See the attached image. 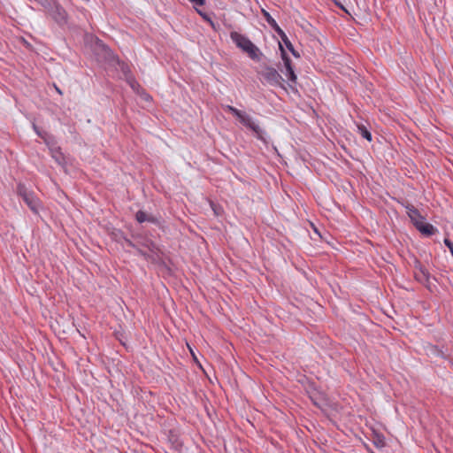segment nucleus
<instances>
[{
    "label": "nucleus",
    "instance_id": "4468645a",
    "mask_svg": "<svg viewBox=\"0 0 453 453\" xmlns=\"http://www.w3.org/2000/svg\"><path fill=\"white\" fill-rule=\"evenodd\" d=\"M282 42H284V44L286 45V47L295 55L296 56V52H295V50H294V47L291 43V42L289 41V39L288 38V36L286 35V37L282 36L281 38Z\"/></svg>",
    "mask_w": 453,
    "mask_h": 453
},
{
    "label": "nucleus",
    "instance_id": "dca6fc26",
    "mask_svg": "<svg viewBox=\"0 0 453 453\" xmlns=\"http://www.w3.org/2000/svg\"><path fill=\"white\" fill-rule=\"evenodd\" d=\"M279 35L280 38H282V36L286 37V34L284 33V31L279 27V25L277 24V27H272Z\"/></svg>",
    "mask_w": 453,
    "mask_h": 453
},
{
    "label": "nucleus",
    "instance_id": "5701e85b",
    "mask_svg": "<svg viewBox=\"0 0 453 453\" xmlns=\"http://www.w3.org/2000/svg\"><path fill=\"white\" fill-rule=\"evenodd\" d=\"M127 244L131 247H134V244L131 241H127Z\"/></svg>",
    "mask_w": 453,
    "mask_h": 453
},
{
    "label": "nucleus",
    "instance_id": "2eb2a0df",
    "mask_svg": "<svg viewBox=\"0 0 453 453\" xmlns=\"http://www.w3.org/2000/svg\"><path fill=\"white\" fill-rule=\"evenodd\" d=\"M52 156L53 157L56 159V161L60 165L63 163L64 161V156L63 154L58 151V150H56L52 153Z\"/></svg>",
    "mask_w": 453,
    "mask_h": 453
},
{
    "label": "nucleus",
    "instance_id": "9b49d317",
    "mask_svg": "<svg viewBox=\"0 0 453 453\" xmlns=\"http://www.w3.org/2000/svg\"><path fill=\"white\" fill-rule=\"evenodd\" d=\"M135 219L139 223H143V222L155 223L157 221L153 216L148 214L147 212H145L143 211H138L136 212Z\"/></svg>",
    "mask_w": 453,
    "mask_h": 453
},
{
    "label": "nucleus",
    "instance_id": "b1692460",
    "mask_svg": "<svg viewBox=\"0 0 453 453\" xmlns=\"http://www.w3.org/2000/svg\"><path fill=\"white\" fill-rule=\"evenodd\" d=\"M34 129L36 131V133H37L40 136H42V135H41V134L39 133V131L37 130V127H36L35 126H34Z\"/></svg>",
    "mask_w": 453,
    "mask_h": 453
},
{
    "label": "nucleus",
    "instance_id": "f03ea898",
    "mask_svg": "<svg viewBox=\"0 0 453 453\" xmlns=\"http://www.w3.org/2000/svg\"><path fill=\"white\" fill-rule=\"evenodd\" d=\"M226 110L228 111L229 112L233 113L234 116H236L238 118V119L240 120V122L245 126L246 127H248L249 129H250L256 135V137L259 140H262V141H265V138H264V131L262 130V128L252 119V118L250 116H249L248 114H246L245 112L231 106V105H226Z\"/></svg>",
    "mask_w": 453,
    "mask_h": 453
},
{
    "label": "nucleus",
    "instance_id": "7ed1b4c3",
    "mask_svg": "<svg viewBox=\"0 0 453 453\" xmlns=\"http://www.w3.org/2000/svg\"><path fill=\"white\" fill-rule=\"evenodd\" d=\"M17 192L19 196L22 197L23 201L30 208V210L35 213H38V210L40 208V201L32 191H29L23 184L18 185Z\"/></svg>",
    "mask_w": 453,
    "mask_h": 453
},
{
    "label": "nucleus",
    "instance_id": "f8f14e48",
    "mask_svg": "<svg viewBox=\"0 0 453 453\" xmlns=\"http://www.w3.org/2000/svg\"><path fill=\"white\" fill-rule=\"evenodd\" d=\"M357 128H358L360 134L365 139H366L369 142L372 141V134L367 130V128L365 126H363V125L357 126Z\"/></svg>",
    "mask_w": 453,
    "mask_h": 453
},
{
    "label": "nucleus",
    "instance_id": "6e6552de",
    "mask_svg": "<svg viewBox=\"0 0 453 453\" xmlns=\"http://www.w3.org/2000/svg\"><path fill=\"white\" fill-rule=\"evenodd\" d=\"M415 226L423 234L427 235V236L434 234L436 231V229L434 227L433 225H431L430 223L425 222L424 219H420L419 221H417L415 224Z\"/></svg>",
    "mask_w": 453,
    "mask_h": 453
},
{
    "label": "nucleus",
    "instance_id": "6ab92c4d",
    "mask_svg": "<svg viewBox=\"0 0 453 453\" xmlns=\"http://www.w3.org/2000/svg\"><path fill=\"white\" fill-rule=\"evenodd\" d=\"M173 443L174 444L176 449H180V448L181 447V443L179 442L177 439L173 440Z\"/></svg>",
    "mask_w": 453,
    "mask_h": 453
},
{
    "label": "nucleus",
    "instance_id": "1a4fd4ad",
    "mask_svg": "<svg viewBox=\"0 0 453 453\" xmlns=\"http://www.w3.org/2000/svg\"><path fill=\"white\" fill-rule=\"evenodd\" d=\"M406 212L413 224L415 225L417 221H419L420 219H424V218L420 215L418 209H416L412 204H407L405 206Z\"/></svg>",
    "mask_w": 453,
    "mask_h": 453
},
{
    "label": "nucleus",
    "instance_id": "cd10ccee",
    "mask_svg": "<svg viewBox=\"0 0 453 453\" xmlns=\"http://www.w3.org/2000/svg\"><path fill=\"white\" fill-rule=\"evenodd\" d=\"M213 211L215 214H218V211H216V209H213Z\"/></svg>",
    "mask_w": 453,
    "mask_h": 453
},
{
    "label": "nucleus",
    "instance_id": "aec40b11",
    "mask_svg": "<svg viewBox=\"0 0 453 453\" xmlns=\"http://www.w3.org/2000/svg\"><path fill=\"white\" fill-rule=\"evenodd\" d=\"M335 4L342 9L345 12H348V11L343 7V5H342V4L338 3V2H335Z\"/></svg>",
    "mask_w": 453,
    "mask_h": 453
},
{
    "label": "nucleus",
    "instance_id": "20e7f679",
    "mask_svg": "<svg viewBox=\"0 0 453 453\" xmlns=\"http://www.w3.org/2000/svg\"><path fill=\"white\" fill-rule=\"evenodd\" d=\"M258 74L262 81H265L267 84L273 87L281 86L283 79L275 68L265 66L258 72Z\"/></svg>",
    "mask_w": 453,
    "mask_h": 453
},
{
    "label": "nucleus",
    "instance_id": "a211bd4d",
    "mask_svg": "<svg viewBox=\"0 0 453 453\" xmlns=\"http://www.w3.org/2000/svg\"><path fill=\"white\" fill-rule=\"evenodd\" d=\"M195 6H203L205 4V0H189Z\"/></svg>",
    "mask_w": 453,
    "mask_h": 453
},
{
    "label": "nucleus",
    "instance_id": "a878e982",
    "mask_svg": "<svg viewBox=\"0 0 453 453\" xmlns=\"http://www.w3.org/2000/svg\"><path fill=\"white\" fill-rule=\"evenodd\" d=\"M213 211L215 214H218V211H216V209H213Z\"/></svg>",
    "mask_w": 453,
    "mask_h": 453
},
{
    "label": "nucleus",
    "instance_id": "423d86ee",
    "mask_svg": "<svg viewBox=\"0 0 453 453\" xmlns=\"http://www.w3.org/2000/svg\"><path fill=\"white\" fill-rule=\"evenodd\" d=\"M282 59L284 61V65L286 68V76L290 81L295 83L296 81V75L292 67L291 59L287 56L284 50H282Z\"/></svg>",
    "mask_w": 453,
    "mask_h": 453
},
{
    "label": "nucleus",
    "instance_id": "9d476101",
    "mask_svg": "<svg viewBox=\"0 0 453 453\" xmlns=\"http://www.w3.org/2000/svg\"><path fill=\"white\" fill-rule=\"evenodd\" d=\"M429 273L422 266L415 272V279L420 283L426 284L429 281Z\"/></svg>",
    "mask_w": 453,
    "mask_h": 453
},
{
    "label": "nucleus",
    "instance_id": "c85d7f7f",
    "mask_svg": "<svg viewBox=\"0 0 453 453\" xmlns=\"http://www.w3.org/2000/svg\"><path fill=\"white\" fill-rule=\"evenodd\" d=\"M279 47H280L281 51H282V50H284L282 49V47H281V44H279Z\"/></svg>",
    "mask_w": 453,
    "mask_h": 453
},
{
    "label": "nucleus",
    "instance_id": "0eeeda50",
    "mask_svg": "<svg viewBox=\"0 0 453 453\" xmlns=\"http://www.w3.org/2000/svg\"><path fill=\"white\" fill-rule=\"evenodd\" d=\"M52 17L58 23L66 22V12L58 4H54V9L52 10Z\"/></svg>",
    "mask_w": 453,
    "mask_h": 453
},
{
    "label": "nucleus",
    "instance_id": "412c9836",
    "mask_svg": "<svg viewBox=\"0 0 453 453\" xmlns=\"http://www.w3.org/2000/svg\"><path fill=\"white\" fill-rule=\"evenodd\" d=\"M129 83H130L131 87L133 88H134V86L136 85V82L134 80H132V81H129Z\"/></svg>",
    "mask_w": 453,
    "mask_h": 453
},
{
    "label": "nucleus",
    "instance_id": "f3484780",
    "mask_svg": "<svg viewBox=\"0 0 453 453\" xmlns=\"http://www.w3.org/2000/svg\"><path fill=\"white\" fill-rule=\"evenodd\" d=\"M444 243L445 245L450 250V253L452 254L453 256V242L449 240V239H445L444 240Z\"/></svg>",
    "mask_w": 453,
    "mask_h": 453
},
{
    "label": "nucleus",
    "instance_id": "f257e3e1",
    "mask_svg": "<svg viewBox=\"0 0 453 453\" xmlns=\"http://www.w3.org/2000/svg\"><path fill=\"white\" fill-rule=\"evenodd\" d=\"M230 37L236 46L247 53L251 59L259 60L261 52L248 37L237 32H231Z\"/></svg>",
    "mask_w": 453,
    "mask_h": 453
},
{
    "label": "nucleus",
    "instance_id": "4be33fe9",
    "mask_svg": "<svg viewBox=\"0 0 453 453\" xmlns=\"http://www.w3.org/2000/svg\"><path fill=\"white\" fill-rule=\"evenodd\" d=\"M37 1L40 2L43 5H45L48 3V0H37Z\"/></svg>",
    "mask_w": 453,
    "mask_h": 453
},
{
    "label": "nucleus",
    "instance_id": "39448f33",
    "mask_svg": "<svg viewBox=\"0 0 453 453\" xmlns=\"http://www.w3.org/2000/svg\"><path fill=\"white\" fill-rule=\"evenodd\" d=\"M145 246L148 248V251L138 250L142 256L152 261H156L160 257V249L153 242L147 241Z\"/></svg>",
    "mask_w": 453,
    "mask_h": 453
},
{
    "label": "nucleus",
    "instance_id": "ddd939ff",
    "mask_svg": "<svg viewBox=\"0 0 453 453\" xmlns=\"http://www.w3.org/2000/svg\"><path fill=\"white\" fill-rule=\"evenodd\" d=\"M262 14L264 16V18L265 19V20L267 21V23L272 27H277V22L275 21V19L270 15V13L268 12H266L265 10L262 9Z\"/></svg>",
    "mask_w": 453,
    "mask_h": 453
},
{
    "label": "nucleus",
    "instance_id": "bb28decb",
    "mask_svg": "<svg viewBox=\"0 0 453 453\" xmlns=\"http://www.w3.org/2000/svg\"><path fill=\"white\" fill-rule=\"evenodd\" d=\"M213 211L215 214H218V211H216V209H213Z\"/></svg>",
    "mask_w": 453,
    "mask_h": 453
},
{
    "label": "nucleus",
    "instance_id": "393cba45",
    "mask_svg": "<svg viewBox=\"0 0 453 453\" xmlns=\"http://www.w3.org/2000/svg\"><path fill=\"white\" fill-rule=\"evenodd\" d=\"M56 89L59 94H62L61 90L58 88L56 87Z\"/></svg>",
    "mask_w": 453,
    "mask_h": 453
}]
</instances>
